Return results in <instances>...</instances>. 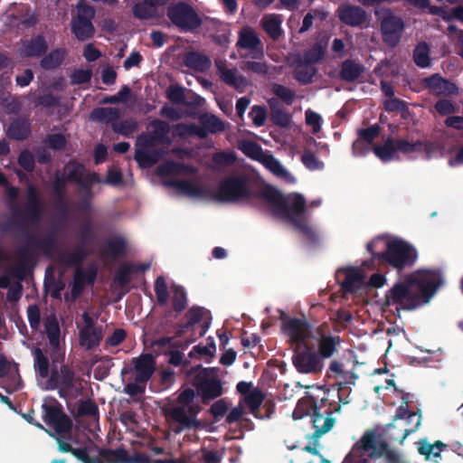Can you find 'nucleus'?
<instances>
[{
  "label": "nucleus",
  "instance_id": "18",
  "mask_svg": "<svg viewBox=\"0 0 463 463\" xmlns=\"http://www.w3.org/2000/svg\"><path fill=\"white\" fill-rule=\"evenodd\" d=\"M293 364L299 373L310 374L320 373L324 366L321 359L307 347L296 351Z\"/></svg>",
  "mask_w": 463,
  "mask_h": 463
},
{
  "label": "nucleus",
  "instance_id": "53",
  "mask_svg": "<svg viewBox=\"0 0 463 463\" xmlns=\"http://www.w3.org/2000/svg\"><path fill=\"white\" fill-rule=\"evenodd\" d=\"M172 305L175 312L180 313L185 309L187 305L186 293L182 286L174 285L172 287Z\"/></svg>",
  "mask_w": 463,
  "mask_h": 463
},
{
  "label": "nucleus",
  "instance_id": "37",
  "mask_svg": "<svg viewBox=\"0 0 463 463\" xmlns=\"http://www.w3.org/2000/svg\"><path fill=\"white\" fill-rule=\"evenodd\" d=\"M44 329L50 345L53 348L60 346L61 329L59 321L54 314L50 315L44 321Z\"/></svg>",
  "mask_w": 463,
  "mask_h": 463
},
{
  "label": "nucleus",
  "instance_id": "60",
  "mask_svg": "<svg viewBox=\"0 0 463 463\" xmlns=\"http://www.w3.org/2000/svg\"><path fill=\"white\" fill-rule=\"evenodd\" d=\"M429 46L422 43L417 45L414 51V61L418 66L428 67L430 63Z\"/></svg>",
  "mask_w": 463,
  "mask_h": 463
},
{
  "label": "nucleus",
  "instance_id": "10",
  "mask_svg": "<svg viewBox=\"0 0 463 463\" xmlns=\"http://www.w3.org/2000/svg\"><path fill=\"white\" fill-rule=\"evenodd\" d=\"M166 15L171 23L181 32H193L201 25V18L195 10L185 2L171 4Z\"/></svg>",
  "mask_w": 463,
  "mask_h": 463
},
{
  "label": "nucleus",
  "instance_id": "51",
  "mask_svg": "<svg viewBox=\"0 0 463 463\" xmlns=\"http://www.w3.org/2000/svg\"><path fill=\"white\" fill-rule=\"evenodd\" d=\"M204 29L207 30L211 37H213L214 33H218V35L214 37L218 43H222L225 40V25L218 20L204 17Z\"/></svg>",
  "mask_w": 463,
  "mask_h": 463
},
{
  "label": "nucleus",
  "instance_id": "21",
  "mask_svg": "<svg viewBox=\"0 0 463 463\" xmlns=\"http://www.w3.org/2000/svg\"><path fill=\"white\" fill-rule=\"evenodd\" d=\"M98 270L96 267L91 266L86 270L78 269L75 271L73 281L71 284V297L72 299H77L83 292L86 285H93L97 279Z\"/></svg>",
  "mask_w": 463,
  "mask_h": 463
},
{
  "label": "nucleus",
  "instance_id": "52",
  "mask_svg": "<svg viewBox=\"0 0 463 463\" xmlns=\"http://www.w3.org/2000/svg\"><path fill=\"white\" fill-rule=\"evenodd\" d=\"M379 135V128L377 126H372L371 128L361 131L360 137L361 138L356 140L354 143V155H364L363 152H360L359 149L364 146V141L367 143H371L376 137Z\"/></svg>",
  "mask_w": 463,
  "mask_h": 463
},
{
  "label": "nucleus",
  "instance_id": "36",
  "mask_svg": "<svg viewBox=\"0 0 463 463\" xmlns=\"http://www.w3.org/2000/svg\"><path fill=\"white\" fill-rule=\"evenodd\" d=\"M102 253L113 259L123 257L127 253V241L121 236H116L105 242Z\"/></svg>",
  "mask_w": 463,
  "mask_h": 463
},
{
  "label": "nucleus",
  "instance_id": "42",
  "mask_svg": "<svg viewBox=\"0 0 463 463\" xmlns=\"http://www.w3.org/2000/svg\"><path fill=\"white\" fill-rule=\"evenodd\" d=\"M99 448L91 445L84 448H74L71 454L82 463H100Z\"/></svg>",
  "mask_w": 463,
  "mask_h": 463
},
{
  "label": "nucleus",
  "instance_id": "31",
  "mask_svg": "<svg viewBox=\"0 0 463 463\" xmlns=\"http://www.w3.org/2000/svg\"><path fill=\"white\" fill-rule=\"evenodd\" d=\"M313 428L315 429V435L321 436L328 432L334 426L335 420L332 417V413L328 411L321 413L318 409L311 415Z\"/></svg>",
  "mask_w": 463,
  "mask_h": 463
},
{
  "label": "nucleus",
  "instance_id": "2",
  "mask_svg": "<svg viewBox=\"0 0 463 463\" xmlns=\"http://www.w3.org/2000/svg\"><path fill=\"white\" fill-rule=\"evenodd\" d=\"M192 370L194 373L193 387L181 388L176 399L163 407L164 415L177 424L175 430L176 433L203 427L202 421L197 419L202 407L195 402L197 396L203 398V367L198 364Z\"/></svg>",
  "mask_w": 463,
  "mask_h": 463
},
{
  "label": "nucleus",
  "instance_id": "15",
  "mask_svg": "<svg viewBox=\"0 0 463 463\" xmlns=\"http://www.w3.org/2000/svg\"><path fill=\"white\" fill-rule=\"evenodd\" d=\"M95 10L92 6L84 5L78 6V14L71 20V33L79 41H87L95 34L92 19Z\"/></svg>",
  "mask_w": 463,
  "mask_h": 463
},
{
  "label": "nucleus",
  "instance_id": "5",
  "mask_svg": "<svg viewBox=\"0 0 463 463\" xmlns=\"http://www.w3.org/2000/svg\"><path fill=\"white\" fill-rule=\"evenodd\" d=\"M266 197L277 215L295 225H300L307 211L306 199L301 194L292 193L284 196L278 191L269 190Z\"/></svg>",
  "mask_w": 463,
  "mask_h": 463
},
{
  "label": "nucleus",
  "instance_id": "14",
  "mask_svg": "<svg viewBox=\"0 0 463 463\" xmlns=\"http://www.w3.org/2000/svg\"><path fill=\"white\" fill-rule=\"evenodd\" d=\"M75 373L67 365L62 364L60 371L52 369L51 375L46 383L47 390H55L58 388V393L61 398L67 399L72 395L75 387Z\"/></svg>",
  "mask_w": 463,
  "mask_h": 463
},
{
  "label": "nucleus",
  "instance_id": "20",
  "mask_svg": "<svg viewBox=\"0 0 463 463\" xmlns=\"http://www.w3.org/2000/svg\"><path fill=\"white\" fill-rule=\"evenodd\" d=\"M136 371L135 382L146 384L156 370V360L151 354H143L132 360Z\"/></svg>",
  "mask_w": 463,
  "mask_h": 463
},
{
  "label": "nucleus",
  "instance_id": "28",
  "mask_svg": "<svg viewBox=\"0 0 463 463\" xmlns=\"http://www.w3.org/2000/svg\"><path fill=\"white\" fill-rule=\"evenodd\" d=\"M216 66L221 79L225 83L239 90H243L249 85V81L244 77L237 75L235 71L227 68L222 61H216Z\"/></svg>",
  "mask_w": 463,
  "mask_h": 463
},
{
  "label": "nucleus",
  "instance_id": "45",
  "mask_svg": "<svg viewBox=\"0 0 463 463\" xmlns=\"http://www.w3.org/2000/svg\"><path fill=\"white\" fill-rule=\"evenodd\" d=\"M33 356H34V369L37 373V375L43 379L47 378L49 375V359L43 353L42 349L39 347H36L33 350Z\"/></svg>",
  "mask_w": 463,
  "mask_h": 463
},
{
  "label": "nucleus",
  "instance_id": "35",
  "mask_svg": "<svg viewBox=\"0 0 463 463\" xmlns=\"http://www.w3.org/2000/svg\"><path fill=\"white\" fill-rule=\"evenodd\" d=\"M426 82L430 90L436 95L453 94L457 90L453 83L444 80L438 75L430 77L426 80Z\"/></svg>",
  "mask_w": 463,
  "mask_h": 463
},
{
  "label": "nucleus",
  "instance_id": "34",
  "mask_svg": "<svg viewBox=\"0 0 463 463\" xmlns=\"http://www.w3.org/2000/svg\"><path fill=\"white\" fill-rule=\"evenodd\" d=\"M102 329L101 327L92 328L90 330H79V343L80 345L86 350H92L99 346L102 341Z\"/></svg>",
  "mask_w": 463,
  "mask_h": 463
},
{
  "label": "nucleus",
  "instance_id": "26",
  "mask_svg": "<svg viewBox=\"0 0 463 463\" xmlns=\"http://www.w3.org/2000/svg\"><path fill=\"white\" fill-rule=\"evenodd\" d=\"M83 243L78 245L72 251L62 250L58 253V262L66 267H80L87 258Z\"/></svg>",
  "mask_w": 463,
  "mask_h": 463
},
{
  "label": "nucleus",
  "instance_id": "43",
  "mask_svg": "<svg viewBox=\"0 0 463 463\" xmlns=\"http://www.w3.org/2000/svg\"><path fill=\"white\" fill-rule=\"evenodd\" d=\"M93 120L111 123L116 122L119 118V111L116 108H96L90 113Z\"/></svg>",
  "mask_w": 463,
  "mask_h": 463
},
{
  "label": "nucleus",
  "instance_id": "58",
  "mask_svg": "<svg viewBox=\"0 0 463 463\" xmlns=\"http://www.w3.org/2000/svg\"><path fill=\"white\" fill-rule=\"evenodd\" d=\"M155 293L158 305L165 306L168 301L167 285L164 277L159 276L155 281Z\"/></svg>",
  "mask_w": 463,
  "mask_h": 463
},
{
  "label": "nucleus",
  "instance_id": "44",
  "mask_svg": "<svg viewBox=\"0 0 463 463\" xmlns=\"http://www.w3.org/2000/svg\"><path fill=\"white\" fill-rule=\"evenodd\" d=\"M240 402L243 403L245 408L249 409L250 413L257 415V411L263 402V394L258 389H253L247 395L241 396Z\"/></svg>",
  "mask_w": 463,
  "mask_h": 463
},
{
  "label": "nucleus",
  "instance_id": "30",
  "mask_svg": "<svg viewBox=\"0 0 463 463\" xmlns=\"http://www.w3.org/2000/svg\"><path fill=\"white\" fill-rule=\"evenodd\" d=\"M338 17L345 24L356 26L365 20L366 14L358 6L342 5L338 8Z\"/></svg>",
  "mask_w": 463,
  "mask_h": 463
},
{
  "label": "nucleus",
  "instance_id": "47",
  "mask_svg": "<svg viewBox=\"0 0 463 463\" xmlns=\"http://www.w3.org/2000/svg\"><path fill=\"white\" fill-rule=\"evenodd\" d=\"M152 128L151 136L159 143H165L168 139L170 126L167 122L161 119H154L150 122Z\"/></svg>",
  "mask_w": 463,
  "mask_h": 463
},
{
  "label": "nucleus",
  "instance_id": "56",
  "mask_svg": "<svg viewBox=\"0 0 463 463\" xmlns=\"http://www.w3.org/2000/svg\"><path fill=\"white\" fill-rule=\"evenodd\" d=\"M137 128V122L134 118H128L125 120L114 122L112 124V129L114 132L121 134L125 137L135 132Z\"/></svg>",
  "mask_w": 463,
  "mask_h": 463
},
{
  "label": "nucleus",
  "instance_id": "12",
  "mask_svg": "<svg viewBox=\"0 0 463 463\" xmlns=\"http://www.w3.org/2000/svg\"><path fill=\"white\" fill-rule=\"evenodd\" d=\"M156 142L149 133H142L137 137L134 159L140 167H152L161 158V150L154 147Z\"/></svg>",
  "mask_w": 463,
  "mask_h": 463
},
{
  "label": "nucleus",
  "instance_id": "27",
  "mask_svg": "<svg viewBox=\"0 0 463 463\" xmlns=\"http://www.w3.org/2000/svg\"><path fill=\"white\" fill-rule=\"evenodd\" d=\"M165 186L173 187L178 194L189 197L203 196V186L195 184L189 180L169 179L164 182Z\"/></svg>",
  "mask_w": 463,
  "mask_h": 463
},
{
  "label": "nucleus",
  "instance_id": "39",
  "mask_svg": "<svg viewBox=\"0 0 463 463\" xmlns=\"http://www.w3.org/2000/svg\"><path fill=\"white\" fill-rule=\"evenodd\" d=\"M65 56V49H54L41 60L40 65L45 71L54 70L61 65Z\"/></svg>",
  "mask_w": 463,
  "mask_h": 463
},
{
  "label": "nucleus",
  "instance_id": "59",
  "mask_svg": "<svg viewBox=\"0 0 463 463\" xmlns=\"http://www.w3.org/2000/svg\"><path fill=\"white\" fill-rule=\"evenodd\" d=\"M1 105L7 114H18L23 107L20 98L12 95L3 98Z\"/></svg>",
  "mask_w": 463,
  "mask_h": 463
},
{
  "label": "nucleus",
  "instance_id": "62",
  "mask_svg": "<svg viewBox=\"0 0 463 463\" xmlns=\"http://www.w3.org/2000/svg\"><path fill=\"white\" fill-rule=\"evenodd\" d=\"M229 403L226 399H220L214 402L210 409L209 412L214 419V420L218 421L224 417L226 413H228Z\"/></svg>",
  "mask_w": 463,
  "mask_h": 463
},
{
  "label": "nucleus",
  "instance_id": "49",
  "mask_svg": "<svg viewBox=\"0 0 463 463\" xmlns=\"http://www.w3.org/2000/svg\"><path fill=\"white\" fill-rule=\"evenodd\" d=\"M66 175H63L67 182L78 184L86 174V167L83 164L71 162L66 165Z\"/></svg>",
  "mask_w": 463,
  "mask_h": 463
},
{
  "label": "nucleus",
  "instance_id": "41",
  "mask_svg": "<svg viewBox=\"0 0 463 463\" xmlns=\"http://www.w3.org/2000/svg\"><path fill=\"white\" fill-rule=\"evenodd\" d=\"M317 409L314 399L310 396H305L298 402L292 417L294 420H300L306 416L311 417Z\"/></svg>",
  "mask_w": 463,
  "mask_h": 463
},
{
  "label": "nucleus",
  "instance_id": "38",
  "mask_svg": "<svg viewBox=\"0 0 463 463\" xmlns=\"http://www.w3.org/2000/svg\"><path fill=\"white\" fill-rule=\"evenodd\" d=\"M281 23L280 17L274 14H265L261 20L263 29L274 40L282 34Z\"/></svg>",
  "mask_w": 463,
  "mask_h": 463
},
{
  "label": "nucleus",
  "instance_id": "55",
  "mask_svg": "<svg viewBox=\"0 0 463 463\" xmlns=\"http://www.w3.org/2000/svg\"><path fill=\"white\" fill-rule=\"evenodd\" d=\"M136 266L131 263H125L118 269L115 281L119 287H127L130 283V274L134 272Z\"/></svg>",
  "mask_w": 463,
  "mask_h": 463
},
{
  "label": "nucleus",
  "instance_id": "61",
  "mask_svg": "<svg viewBox=\"0 0 463 463\" xmlns=\"http://www.w3.org/2000/svg\"><path fill=\"white\" fill-rule=\"evenodd\" d=\"M183 62L186 67L203 72V54L188 52L184 55Z\"/></svg>",
  "mask_w": 463,
  "mask_h": 463
},
{
  "label": "nucleus",
  "instance_id": "54",
  "mask_svg": "<svg viewBox=\"0 0 463 463\" xmlns=\"http://www.w3.org/2000/svg\"><path fill=\"white\" fill-rule=\"evenodd\" d=\"M374 154L382 161H389L394 158L397 153L396 145L391 139H388L383 146H375L373 148Z\"/></svg>",
  "mask_w": 463,
  "mask_h": 463
},
{
  "label": "nucleus",
  "instance_id": "8",
  "mask_svg": "<svg viewBox=\"0 0 463 463\" xmlns=\"http://www.w3.org/2000/svg\"><path fill=\"white\" fill-rule=\"evenodd\" d=\"M239 148L249 157L261 163L270 173L285 183L294 184V175L272 155L262 151L257 144L242 140L239 142Z\"/></svg>",
  "mask_w": 463,
  "mask_h": 463
},
{
  "label": "nucleus",
  "instance_id": "3",
  "mask_svg": "<svg viewBox=\"0 0 463 463\" xmlns=\"http://www.w3.org/2000/svg\"><path fill=\"white\" fill-rule=\"evenodd\" d=\"M367 249L397 269L413 265L418 257L413 247L399 239L376 238L367 244Z\"/></svg>",
  "mask_w": 463,
  "mask_h": 463
},
{
  "label": "nucleus",
  "instance_id": "22",
  "mask_svg": "<svg viewBox=\"0 0 463 463\" xmlns=\"http://www.w3.org/2000/svg\"><path fill=\"white\" fill-rule=\"evenodd\" d=\"M354 364L351 361H332L329 366L331 376L335 378L339 384H354L356 379Z\"/></svg>",
  "mask_w": 463,
  "mask_h": 463
},
{
  "label": "nucleus",
  "instance_id": "29",
  "mask_svg": "<svg viewBox=\"0 0 463 463\" xmlns=\"http://www.w3.org/2000/svg\"><path fill=\"white\" fill-rule=\"evenodd\" d=\"M31 135V122L25 118H16L9 125L7 136L16 141H24Z\"/></svg>",
  "mask_w": 463,
  "mask_h": 463
},
{
  "label": "nucleus",
  "instance_id": "48",
  "mask_svg": "<svg viewBox=\"0 0 463 463\" xmlns=\"http://www.w3.org/2000/svg\"><path fill=\"white\" fill-rule=\"evenodd\" d=\"M445 445L440 441H436L433 444L426 440H420L419 442L418 450L420 454L424 455L427 459L436 458L440 456L441 449Z\"/></svg>",
  "mask_w": 463,
  "mask_h": 463
},
{
  "label": "nucleus",
  "instance_id": "46",
  "mask_svg": "<svg viewBox=\"0 0 463 463\" xmlns=\"http://www.w3.org/2000/svg\"><path fill=\"white\" fill-rule=\"evenodd\" d=\"M103 179L97 172H88L77 184L80 186V194H94L92 187L96 184H101Z\"/></svg>",
  "mask_w": 463,
  "mask_h": 463
},
{
  "label": "nucleus",
  "instance_id": "17",
  "mask_svg": "<svg viewBox=\"0 0 463 463\" xmlns=\"http://www.w3.org/2000/svg\"><path fill=\"white\" fill-rule=\"evenodd\" d=\"M336 279L345 291L356 293L367 288L365 275L358 268H343L337 270Z\"/></svg>",
  "mask_w": 463,
  "mask_h": 463
},
{
  "label": "nucleus",
  "instance_id": "40",
  "mask_svg": "<svg viewBox=\"0 0 463 463\" xmlns=\"http://www.w3.org/2000/svg\"><path fill=\"white\" fill-rule=\"evenodd\" d=\"M99 458L100 463H126L128 451L123 448L117 449H99Z\"/></svg>",
  "mask_w": 463,
  "mask_h": 463
},
{
  "label": "nucleus",
  "instance_id": "57",
  "mask_svg": "<svg viewBox=\"0 0 463 463\" xmlns=\"http://www.w3.org/2000/svg\"><path fill=\"white\" fill-rule=\"evenodd\" d=\"M77 412L80 417H96L99 415V408L90 399L80 400L78 403Z\"/></svg>",
  "mask_w": 463,
  "mask_h": 463
},
{
  "label": "nucleus",
  "instance_id": "23",
  "mask_svg": "<svg viewBox=\"0 0 463 463\" xmlns=\"http://www.w3.org/2000/svg\"><path fill=\"white\" fill-rule=\"evenodd\" d=\"M48 43L42 34L32 37L22 43L19 54L23 58H38L46 53Z\"/></svg>",
  "mask_w": 463,
  "mask_h": 463
},
{
  "label": "nucleus",
  "instance_id": "7",
  "mask_svg": "<svg viewBox=\"0 0 463 463\" xmlns=\"http://www.w3.org/2000/svg\"><path fill=\"white\" fill-rule=\"evenodd\" d=\"M20 229L26 239V244L18 249L16 255L19 260L18 270H24V267L34 263L36 260V250H40L45 256L50 257L56 249V235L52 232L48 233L42 239H36L29 233L28 230Z\"/></svg>",
  "mask_w": 463,
  "mask_h": 463
},
{
  "label": "nucleus",
  "instance_id": "19",
  "mask_svg": "<svg viewBox=\"0 0 463 463\" xmlns=\"http://www.w3.org/2000/svg\"><path fill=\"white\" fill-rule=\"evenodd\" d=\"M226 372L220 368H204V400L215 399L223 392L224 378Z\"/></svg>",
  "mask_w": 463,
  "mask_h": 463
},
{
  "label": "nucleus",
  "instance_id": "50",
  "mask_svg": "<svg viewBox=\"0 0 463 463\" xmlns=\"http://www.w3.org/2000/svg\"><path fill=\"white\" fill-rule=\"evenodd\" d=\"M338 344V337H333L329 335L322 336L318 344V350L321 356L324 358H328L333 355Z\"/></svg>",
  "mask_w": 463,
  "mask_h": 463
},
{
  "label": "nucleus",
  "instance_id": "13",
  "mask_svg": "<svg viewBox=\"0 0 463 463\" xmlns=\"http://www.w3.org/2000/svg\"><path fill=\"white\" fill-rule=\"evenodd\" d=\"M375 14L380 20L383 42L392 47L397 45L403 32L402 20L385 8L376 10Z\"/></svg>",
  "mask_w": 463,
  "mask_h": 463
},
{
  "label": "nucleus",
  "instance_id": "25",
  "mask_svg": "<svg viewBox=\"0 0 463 463\" xmlns=\"http://www.w3.org/2000/svg\"><path fill=\"white\" fill-rule=\"evenodd\" d=\"M169 0H142L132 7L133 16L138 20H150L156 14L159 6H164Z\"/></svg>",
  "mask_w": 463,
  "mask_h": 463
},
{
  "label": "nucleus",
  "instance_id": "63",
  "mask_svg": "<svg viewBox=\"0 0 463 463\" xmlns=\"http://www.w3.org/2000/svg\"><path fill=\"white\" fill-rule=\"evenodd\" d=\"M184 168V165L173 160L166 161L157 167V174L161 176H168L179 174Z\"/></svg>",
  "mask_w": 463,
  "mask_h": 463
},
{
  "label": "nucleus",
  "instance_id": "6",
  "mask_svg": "<svg viewBox=\"0 0 463 463\" xmlns=\"http://www.w3.org/2000/svg\"><path fill=\"white\" fill-rule=\"evenodd\" d=\"M387 453V445L382 436L374 430H366L355 443L343 463H366L365 457L380 458Z\"/></svg>",
  "mask_w": 463,
  "mask_h": 463
},
{
  "label": "nucleus",
  "instance_id": "11",
  "mask_svg": "<svg viewBox=\"0 0 463 463\" xmlns=\"http://www.w3.org/2000/svg\"><path fill=\"white\" fill-rule=\"evenodd\" d=\"M420 425V415L409 413L407 406H401L392 424L388 425L390 436L394 440L402 442L407 436L418 430Z\"/></svg>",
  "mask_w": 463,
  "mask_h": 463
},
{
  "label": "nucleus",
  "instance_id": "24",
  "mask_svg": "<svg viewBox=\"0 0 463 463\" xmlns=\"http://www.w3.org/2000/svg\"><path fill=\"white\" fill-rule=\"evenodd\" d=\"M282 330L289 338L291 343H305L309 335L307 326L305 322L298 319H289L283 322Z\"/></svg>",
  "mask_w": 463,
  "mask_h": 463
},
{
  "label": "nucleus",
  "instance_id": "16",
  "mask_svg": "<svg viewBox=\"0 0 463 463\" xmlns=\"http://www.w3.org/2000/svg\"><path fill=\"white\" fill-rule=\"evenodd\" d=\"M42 409L43 412V421L49 427L53 428L56 433L63 434L71 431L72 421L69 416L64 413L61 403L57 401H54L53 404L43 403Z\"/></svg>",
  "mask_w": 463,
  "mask_h": 463
},
{
  "label": "nucleus",
  "instance_id": "1",
  "mask_svg": "<svg viewBox=\"0 0 463 463\" xmlns=\"http://www.w3.org/2000/svg\"><path fill=\"white\" fill-rule=\"evenodd\" d=\"M441 282L436 270L419 269L396 283L386 296L387 304L396 310H411L427 303Z\"/></svg>",
  "mask_w": 463,
  "mask_h": 463
},
{
  "label": "nucleus",
  "instance_id": "64",
  "mask_svg": "<svg viewBox=\"0 0 463 463\" xmlns=\"http://www.w3.org/2000/svg\"><path fill=\"white\" fill-rule=\"evenodd\" d=\"M306 124L311 128L312 133H318L322 128V117L317 112L307 109L305 112Z\"/></svg>",
  "mask_w": 463,
  "mask_h": 463
},
{
  "label": "nucleus",
  "instance_id": "4",
  "mask_svg": "<svg viewBox=\"0 0 463 463\" xmlns=\"http://www.w3.org/2000/svg\"><path fill=\"white\" fill-rule=\"evenodd\" d=\"M27 202L23 206L11 205V225L15 229L38 226L43 219V206L37 187L32 184L26 188Z\"/></svg>",
  "mask_w": 463,
  "mask_h": 463
},
{
  "label": "nucleus",
  "instance_id": "32",
  "mask_svg": "<svg viewBox=\"0 0 463 463\" xmlns=\"http://www.w3.org/2000/svg\"><path fill=\"white\" fill-rule=\"evenodd\" d=\"M66 184L65 177L56 173L52 183V194L55 198V206L61 213H67Z\"/></svg>",
  "mask_w": 463,
  "mask_h": 463
},
{
  "label": "nucleus",
  "instance_id": "9",
  "mask_svg": "<svg viewBox=\"0 0 463 463\" xmlns=\"http://www.w3.org/2000/svg\"><path fill=\"white\" fill-rule=\"evenodd\" d=\"M249 195L247 181L240 175L229 176L221 181L215 189L204 192V197L222 202H237Z\"/></svg>",
  "mask_w": 463,
  "mask_h": 463
},
{
  "label": "nucleus",
  "instance_id": "33",
  "mask_svg": "<svg viewBox=\"0 0 463 463\" xmlns=\"http://www.w3.org/2000/svg\"><path fill=\"white\" fill-rule=\"evenodd\" d=\"M260 45V40L253 28L244 26L239 31L237 42V46L239 48L248 51H255Z\"/></svg>",
  "mask_w": 463,
  "mask_h": 463
}]
</instances>
